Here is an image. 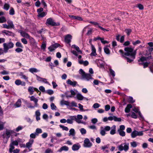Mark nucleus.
<instances>
[{"mask_svg":"<svg viewBox=\"0 0 153 153\" xmlns=\"http://www.w3.org/2000/svg\"><path fill=\"white\" fill-rule=\"evenodd\" d=\"M15 51L17 53H20L23 51V50L20 48H17L15 50Z\"/></svg>","mask_w":153,"mask_h":153,"instance_id":"nucleus-63","label":"nucleus"},{"mask_svg":"<svg viewBox=\"0 0 153 153\" xmlns=\"http://www.w3.org/2000/svg\"><path fill=\"white\" fill-rule=\"evenodd\" d=\"M34 141V140L32 139H30L29 141L26 143V147L30 151L32 150V149H30V148L32 146V144H33Z\"/></svg>","mask_w":153,"mask_h":153,"instance_id":"nucleus-15","label":"nucleus"},{"mask_svg":"<svg viewBox=\"0 0 153 153\" xmlns=\"http://www.w3.org/2000/svg\"><path fill=\"white\" fill-rule=\"evenodd\" d=\"M59 45V44L56 43L48 47V49L50 51L52 52L58 47Z\"/></svg>","mask_w":153,"mask_h":153,"instance_id":"nucleus-14","label":"nucleus"},{"mask_svg":"<svg viewBox=\"0 0 153 153\" xmlns=\"http://www.w3.org/2000/svg\"><path fill=\"white\" fill-rule=\"evenodd\" d=\"M69 16L70 18L78 20H82V19L81 17L78 16H74V15H69Z\"/></svg>","mask_w":153,"mask_h":153,"instance_id":"nucleus-27","label":"nucleus"},{"mask_svg":"<svg viewBox=\"0 0 153 153\" xmlns=\"http://www.w3.org/2000/svg\"><path fill=\"white\" fill-rule=\"evenodd\" d=\"M43 10H37L38 16L39 17H42L46 15V13L43 12Z\"/></svg>","mask_w":153,"mask_h":153,"instance_id":"nucleus-22","label":"nucleus"},{"mask_svg":"<svg viewBox=\"0 0 153 153\" xmlns=\"http://www.w3.org/2000/svg\"><path fill=\"white\" fill-rule=\"evenodd\" d=\"M130 144L131 147H135L137 146V144L136 142L133 141L130 143Z\"/></svg>","mask_w":153,"mask_h":153,"instance_id":"nucleus-45","label":"nucleus"},{"mask_svg":"<svg viewBox=\"0 0 153 153\" xmlns=\"http://www.w3.org/2000/svg\"><path fill=\"white\" fill-rule=\"evenodd\" d=\"M109 146V145H105L103 146H102L101 147V149L103 150V151L105 150L106 149H107L108 148Z\"/></svg>","mask_w":153,"mask_h":153,"instance_id":"nucleus-62","label":"nucleus"},{"mask_svg":"<svg viewBox=\"0 0 153 153\" xmlns=\"http://www.w3.org/2000/svg\"><path fill=\"white\" fill-rule=\"evenodd\" d=\"M91 53L90 54V55L91 56H95L97 55V54L96 52V50L93 45H92V47H91Z\"/></svg>","mask_w":153,"mask_h":153,"instance_id":"nucleus-18","label":"nucleus"},{"mask_svg":"<svg viewBox=\"0 0 153 153\" xmlns=\"http://www.w3.org/2000/svg\"><path fill=\"white\" fill-rule=\"evenodd\" d=\"M6 20L5 18L4 17L2 16L1 17H0V23H3L4 22H6Z\"/></svg>","mask_w":153,"mask_h":153,"instance_id":"nucleus-41","label":"nucleus"},{"mask_svg":"<svg viewBox=\"0 0 153 153\" xmlns=\"http://www.w3.org/2000/svg\"><path fill=\"white\" fill-rule=\"evenodd\" d=\"M16 47H19L21 48H23V46L22 45V44L19 42H16Z\"/></svg>","mask_w":153,"mask_h":153,"instance_id":"nucleus-48","label":"nucleus"},{"mask_svg":"<svg viewBox=\"0 0 153 153\" xmlns=\"http://www.w3.org/2000/svg\"><path fill=\"white\" fill-rule=\"evenodd\" d=\"M28 91L30 92V95H32L33 94L34 91H35L37 92H39L38 89L36 88H34L33 87L30 86L28 88Z\"/></svg>","mask_w":153,"mask_h":153,"instance_id":"nucleus-13","label":"nucleus"},{"mask_svg":"<svg viewBox=\"0 0 153 153\" xmlns=\"http://www.w3.org/2000/svg\"><path fill=\"white\" fill-rule=\"evenodd\" d=\"M10 7V5L9 3H5L4 6V10H8Z\"/></svg>","mask_w":153,"mask_h":153,"instance_id":"nucleus-37","label":"nucleus"},{"mask_svg":"<svg viewBox=\"0 0 153 153\" xmlns=\"http://www.w3.org/2000/svg\"><path fill=\"white\" fill-rule=\"evenodd\" d=\"M69 149V148L68 147L66 146H64L62 147L59 150H58V152H61L63 151H68Z\"/></svg>","mask_w":153,"mask_h":153,"instance_id":"nucleus-25","label":"nucleus"},{"mask_svg":"<svg viewBox=\"0 0 153 153\" xmlns=\"http://www.w3.org/2000/svg\"><path fill=\"white\" fill-rule=\"evenodd\" d=\"M77 99L79 100H82L84 97L81 94H78L76 96Z\"/></svg>","mask_w":153,"mask_h":153,"instance_id":"nucleus-33","label":"nucleus"},{"mask_svg":"<svg viewBox=\"0 0 153 153\" xmlns=\"http://www.w3.org/2000/svg\"><path fill=\"white\" fill-rule=\"evenodd\" d=\"M79 72L83 79L89 81L91 79H93L92 75L86 73L82 69H80L79 70Z\"/></svg>","mask_w":153,"mask_h":153,"instance_id":"nucleus-3","label":"nucleus"},{"mask_svg":"<svg viewBox=\"0 0 153 153\" xmlns=\"http://www.w3.org/2000/svg\"><path fill=\"white\" fill-rule=\"evenodd\" d=\"M41 4V2L39 1H36L35 3V5L37 7H39Z\"/></svg>","mask_w":153,"mask_h":153,"instance_id":"nucleus-64","label":"nucleus"},{"mask_svg":"<svg viewBox=\"0 0 153 153\" xmlns=\"http://www.w3.org/2000/svg\"><path fill=\"white\" fill-rule=\"evenodd\" d=\"M109 71L110 74L113 77H114L115 76L114 71L111 69H109Z\"/></svg>","mask_w":153,"mask_h":153,"instance_id":"nucleus-50","label":"nucleus"},{"mask_svg":"<svg viewBox=\"0 0 153 153\" xmlns=\"http://www.w3.org/2000/svg\"><path fill=\"white\" fill-rule=\"evenodd\" d=\"M4 123L1 122H0V130H2L4 129Z\"/></svg>","mask_w":153,"mask_h":153,"instance_id":"nucleus-54","label":"nucleus"},{"mask_svg":"<svg viewBox=\"0 0 153 153\" xmlns=\"http://www.w3.org/2000/svg\"><path fill=\"white\" fill-rule=\"evenodd\" d=\"M75 130L73 128H71L69 130V135L71 136L72 135L73 136H74L75 135Z\"/></svg>","mask_w":153,"mask_h":153,"instance_id":"nucleus-36","label":"nucleus"},{"mask_svg":"<svg viewBox=\"0 0 153 153\" xmlns=\"http://www.w3.org/2000/svg\"><path fill=\"white\" fill-rule=\"evenodd\" d=\"M67 83L73 87H75L77 84V82L76 81H72L71 80L68 79L67 81Z\"/></svg>","mask_w":153,"mask_h":153,"instance_id":"nucleus-19","label":"nucleus"},{"mask_svg":"<svg viewBox=\"0 0 153 153\" xmlns=\"http://www.w3.org/2000/svg\"><path fill=\"white\" fill-rule=\"evenodd\" d=\"M22 103V101L21 99H19L16 103L14 105L16 108H18L21 106Z\"/></svg>","mask_w":153,"mask_h":153,"instance_id":"nucleus-23","label":"nucleus"},{"mask_svg":"<svg viewBox=\"0 0 153 153\" xmlns=\"http://www.w3.org/2000/svg\"><path fill=\"white\" fill-rule=\"evenodd\" d=\"M137 7L140 10H143V6L141 4H137Z\"/></svg>","mask_w":153,"mask_h":153,"instance_id":"nucleus-58","label":"nucleus"},{"mask_svg":"<svg viewBox=\"0 0 153 153\" xmlns=\"http://www.w3.org/2000/svg\"><path fill=\"white\" fill-rule=\"evenodd\" d=\"M148 44L150 47H152V48H149V51H153V43L152 42H149Z\"/></svg>","mask_w":153,"mask_h":153,"instance_id":"nucleus-40","label":"nucleus"},{"mask_svg":"<svg viewBox=\"0 0 153 153\" xmlns=\"http://www.w3.org/2000/svg\"><path fill=\"white\" fill-rule=\"evenodd\" d=\"M126 52L124 55L126 56H130L131 58L129 59L126 56L125 57V59L127 60L128 62H131L133 61L134 59L135 58V56L136 53V50L133 51L134 49L131 48L127 47L124 49Z\"/></svg>","mask_w":153,"mask_h":153,"instance_id":"nucleus-1","label":"nucleus"},{"mask_svg":"<svg viewBox=\"0 0 153 153\" xmlns=\"http://www.w3.org/2000/svg\"><path fill=\"white\" fill-rule=\"evenodd\" d=\"M92 146V143L88 138L85 139L84 142L83 146L85 147L90 148Z\"/></svg>","mask_w":153,"mask_h":153,"instance_id":"nucleus-12","label":"nucleus"},{"mask_svg":"<svg viewBox=\"0 0 153 153\" xmlns=\"http://www.w3.org/2000/svg\"><path fill=\"white\" fill-rule=\"evenodd\" d=\"M118 149L120 151L124 150L125 152L127 151L129 149V143L125 142L121 144L118 147Z\"/></svg>","mask_w":153,"mask_h":153,"instance_id":"nucleus-4","label":"nucleus"},{"mask_svg":"<svg viewBox=\"0 0 153 153\" xmlns=\"http://www.w3.org/2000/svg\"><path fill=\"white\" fill-rule=\"evenodd\" d=\"M148 59V57L142 56L138 60V61L139 62H140V61L143 62L146 61Z\"/></svg>","mask_w":153,"mask_h":153,"instance_id":"nucleus-39","label":"nucleus"},{"mask_svg":"<svg viewBox=\"0 0 153 153\" xmlns=\"http://www.w3.org/2000/svg\"><path fill=\"white\" fill-rule=\"evenodd\" d=\"M2 33H5L7 35H8L9 36H12L14 37L15 36L14 33H13L11 31L4 30L2 31Z\"/></svg>","mask_w":153,"mask_h":153,"instance_id":"nucleus-20","label":"nucleus"},{"mask_svg":"<svg viewBox=\"0 0 153 153\" xmlns=\"http://www.w3.org/2000/svg\"><path fill=\"white\" fill-rule=\"evenodd\" d=\"M110 108V105H107L105 106V111H108Z\"/></svg>","mask_w":153,"mask_h":153,"instance_id":"nucleus-59","label":"nucleus"},{"mask_svg":"<svg viewBox=\"0 0 153 153\" xmlns=\"http://www.w3.org/2000/svg\"><path fill=\"white\" fill-rule=\"evenodd\" d=\"M14 45L13 43L12 42H10L8 43H4L3 44V46L4 52L5 53H7L8 49L12 48Z\"/></svg>","mask_w":153,"mask_h":153,"instance_id":"nucleus-5","label":"nucleus"},{"mask_svg":"<svg viewBox=\"0 0 153 153\" xmlns=\"http://www.w3.org/2000/svg\"><path fill=\"white\" fill-rule=\"evenodd\" d=\"M46 23L49 25H51L52 26H56L60 25V24L59 23H58L57 24L56 23L54 22L52 19L51 18H50L48 19L47 20V22Z\"/></svg>","mask_w":153,"mask_h":153,"instance_id":"nucleus-11","label":"nucleus"},{"mask_svg":"<svg viewBox=\"0 0 153 153\" xmlns=\"http://www.w3.org/2000/svg\"><path fill=\"white\" fill-rule=\"evenodd\" d=\"M7 23L8 24L9 27L10 28H14V25L13 24V23L12 21H8L7 22Z\"/></svg>","mask_w":153,"mask_h":153,"instance_id":"nucleus-34","label":"nucleus"},{"mask_svg":"<svg viewBox=\"0 0 153 153\" xmlns=\"http://www.w3.org/2000/svg\"><path fill=\"white\" fill-rule=\"evenodd\" d=\"M71 119L73 121V120H75V121L77 123L79 122V121L76 119V116H73L71 117Z\"/></svg>","mask_w":153,"mask_h":153,"instance_id":"nucleus-52","label":"nucleus"},{"mask_svg":"<svg viewBox=\"0 0 153 153\" xmlns=\"http://www.w3.org/2000/svg\"><path fill=\"white\" fill-rule=\"evenodd\" d=\"M19 32L20 33L22 37L27 39L30 38V36L29 34L25 32L23 30H20Z\"/></svg>","mask_w":153,"mask_h":153,"instance_id":"nucleus-17","label":"nucleus"},{"mask_svg":"<svg viewBox=\"0 0 153 153\" xmlns=\"http://www.w3.org/2000/svg\"><path fill=\"white\" fill-rule=\"evenodd\" d=\"M29 97L30 98V100L31 101H33L35 103L34 106H33L31 105V103H28L26 101H25V103L27 104V105H29L28 107L29 108H33L35 107H38V100L34 96H32L31 97Z\"/></svg>","mask_w":153,"mask_h":153,"instance_id":"nucleus-2","label":"nucleus"},{"mask_svg":"<svg viewBox=\"0 0 153 153\" xmlns=\"http://www.w3.org/2000/svg\"><path fill=\"white\" fill-rule=\"evenodd\" d=\"M23 128V127L21 126H18L16 129V131L17 132H18L20 130H21Z\"/></svg>","mask_w":153,"mask_h":153,"instance_id":"nucleus-60","label":"nucleus"},{"mask_svg":"<svg viewBox=\"0 0 153 153\" xmlns=\"http://www.w3.org/2000/svg\"><path fill=\"white\" fill-rule=\"evenodd\" d=\"M53 151L50 149L48 148L45 151V153H53Z\"/></svg>","mask_w":153,"mask_h":153,"instance_id":"nucleus-57","label":"nucleus"},{"mask_svg":"<svg viewBox=\"0 0 153 153\" xmlns=\"http://www.w3.org/2000/svg\"><path fill=\"white\" fill-rule=\"evenodd\" d=\"M80 147V145L78 144H76L73 145L72 149L74 151H76L78 150Z\"/></svg>","mask_w":153,"mask_h":153,"instance_id":"nucleus-21","label":"nucleus"},{"mask_svg":"<svg viewBox=\"0 0 153 153\" xmlns=\"http://www.w3.org/2000/svg\"><path fill=\"white\" fill-rule=\"evenodd\" d=\"M132 42L134 45H135L137 44L140 43L141 42L140 40H137L135 42L133 41Z\"/></svg>","mask_w":153,"mask_h":153,"instance_id":"nucleus-56","label":"nucleus"},{"mask_svg":"<svg viewBox=\"0 0 153 153\" xmlns=\"http://www.w3.org/2000/svg\"><path fill=\"white\" fill-rule=\"evenodd\" d=\"M143 133L142 131H138L136 130H134L131 134V137L132 138H134L137 136H142Z\"/></svg>","mask_w":153,"mask_h":153,"instance_id":"nucleus-9","label":"nucleus"},{"mask_svg":"<svg viewBox=\"0 0 153 153\" xmlns=\"http://www.w3.org/2000/svg\"><path fill=\"white\" fill-rule=\"evenodd\" d=\"M14 133V132L13 130H8L7 129L6 130L5 135V134H3L2 136L4 138H6L7 139V140L6 141V142H5L6 143H7V140L10 137L11 134L13 133Z\"/></svg>","mask_w":153,"mask_h":153,"instance_id":"nucleus-7","label":"nucleus"},{"mask_svg":"<svg viewBox=\"0 0 153 153\" xmlns=\"http://www.w3.org/2000/svg\"><path fill=\"white\" fill-rule=\"evenodd\" d=\"M18 75L22 76V78H23L25 80H27L28 77L26 76L25 75H24L22 72H20L17 73Z\"/></svg>","mask_w":153,"mask_h":153,"instance_id":"nucleus-30","label":"nucleus"},{"mask_svg":"<svg viewBox=\"0 0 153 153\" xmlns=\"http://www.w3.org/2000/svg\"><path fill=\"white\" fill-rule=\"evenodd\" d=\"M51 109L52 110H56V106H55L53 103H52L51 105Z\"/></svg>","mask_w":153,"mask_h":153,"instance_id":"nucleus-53","label":"nucleus"},{"mask_svg":"<svg viewBox=\"0 0 153 153\" xmlns=\"http://www.w3.org/2000/svg\"><path fill=\"white\" fill-rule=\"evenodd\" d=\"M104 51L105 53L106 54H109L110 53V51L109 48L107 47H105L104 48Z\"/></svg>","mask_w":153,"mask_h":153,"instance_id":"nucleus-42","label":"nucleus"},{"mask_svg":"<svg viewBox=\"0 0 153 153\" xmlns=\"http://www.w3.org/2000/svg\"><path fill=\"white\" fill-rule=\"evenodd\" d=\"M114 120L116 122H120L121 121V119L120 118H118L114 116Z\"/></svg>","mask_w":153,"mask_h":153,"instance_id":"nucleus-47","label":"nucleus"},{"mask_svg":"<svg viewBox=\"0 0 153 153\" xmlns=\"http://www.w3.org/2000/svg\"><path fill=\"white\" fill-rule=\"evenodd\" d=\"M125 32L127 34V35L129 36L131 33V29H126L125 30Z\"/></svg>","mask_w":153,"mask_h":153,"instance_id":"nucleus-46","label":"nucleus"},{"mask_svg":"<svg viewBox=\"0 0 153 153\" xmlns=\"http://www.w3.org/2000/svg\"><path fill=\"white\" fill-rule=\"evenodd\" d=\"M72 47L74 48L80 54L82 53V51L79 49V48L76 46V45H72Z\"/></svg>","mask_w":153,"mask_h":153,"instance_id":"nucleus-29","label":"nucleus"},{"mask_svg":"<svg viewBox=\"0 0 153 153\" xmlns=\"http://www.w3.org/2000/svg\"><path fill=\"white\" fill-rule=\"evenodd\" d=\"M132 106L131 104H128L125 109V111L126 113H129L130 111V109L131 108Z\"/></svg>","mask_w":153,"mask_h":153,"instance_id":"nucleus-26","label":"nucleus"},{"mask_svg":"<svg viewBox=\"0 0 153 153\" xmlns=\"http://www.w3.org/2000/svg\"><path fill=\"white\" fill-rule=\"evenodd\" d=\"M128 102L130 103H133L135 102V101L133 100V97H128Z\"/></svg>","mask_w":153,"mask_h":153,"instance_id":"nucleus-43","label":"nucleus"},{"mask_svg":"<svg viewBox=\"0 0 153 153\" xmlns=\"http://www.w3.org/2000/svg\"><path fill=\"white\" fill-rule=\"evenodd\" d=\"M18 143L17 140H14L11 143L10 145V149H9V152L10 153H12L13 150L15 148L14 146H18Z\"/></svg>","mask_w":153,"mask_h":153,"instance_id":"nucleus-10","label":"nucleus"},{"mask_svg":"<svg viewBox=\"0 0 153 153\" xmlns=\"http://www.w3.org/2000/svg\"><path fill=\"white\" fill-rule=\"evenodd\" d=\"M42 132V130L39 128H37L36 129L35 132L36 135H38L39 134L41 133Z\"/></svg>","mask_w":153,"mask_h":153,"instance_id":"nucleus-38","label":"nucleus"},{"mask_svg":"<svg viewBox=\"0 0 153 153\" xmlns=\"http://www.w3.org/2000/svg\"><path fill=\"white\" fill-rule=\"evenodd\" d=\"M80 132L82 134H84L86 133V130L84 128H81L80 129Z\"/></svg>","mask_w":153,"mask_h":153,"instance_id":"nucleus-55","label":"nucleus"},{"mask_svg":"<svg viewBox=\"0 0 153 153\" xmlns=\"http://www.w3.org/2000/svg\"><path fill=\"white\" fill-rule=\"evenodd\" d=\"M41 5L42 7H43V8L44 9L46 8L47 7V5L44 0H42L41 2Z\"/></svg>","mask_w":153,"mask_h":153,"instance_id":"nucleus-35","label":"nucleus"},{"mask_svg":"<svg viewBox=\"0 0 153 153\" xmlns=\"http://www.w3.org/2000/svg\"><path fill=\"white\" fill-rule=\"evenodd\" d=\"M21 41L24 44H27V42L25 38L22 39Z\"/></svg>","mask_w":153,"mask_h":153,"instance_id":"nucleus-61","label":"nucleus"},{"mask_svg":"<svg viewBox=\"0 0 153 153\" xmlns=\"http://www.w3.org/2000/svg\"><path fill=\"white\" fill-rule=\"evenodd\" d=\"M83 117L81 115H78L76 117V119L79 121V122H77V123H84L83 122H82L80 120H81L82 119Z\"/></svg>","mask_w":153,"mask_h":153,"instance_id":"nucleus-28","label":"nucleus"},{"mask_svg":"<svg viewBox=\"0 0 153 153\" xmlns=\"http://www.w3.org/2000/svg\"><path fill=\"white\" fill-rule=\"evenodd\" d=\"M111 127L109 126H106L103 127H101L100 133L102 136H104L106 134L105 131H109L111 129Z\"/></svg>","mask_w":153,"mask_h":153,"instance_id":"nucleus-6","label":"nucleus"},{"mask_svg":"<svg viewBox=\"0 0 153 153\" xmlns=\"http://www.w3.org/2000/svg\"><path fill=\"white\" fill-rule=\"evenodd\" d=\"M72 38V36L71 35L68 34L66 35L65 38V42L67 43H70L71 41Z\"/></svg>","mask_w":153,"mask_h":153,"instance_id":"nucleus-16","label":"nucleus"},{"mask_svg":"<svg viewBox=\"0 0 153 153\" xmlns=\"http://www.w3.org/2000/svg\"><path fill=\"white\" fill-rule=\"evenodd\" d=\"M100 106V105L97 103H94L93 105V107L94 108H98Z\"/></svg>","mask_w":153,"mask_h":153,"instance_id":"nucleus-51","label":"nucleus"},{"mask_svg":"<svg viewBox=\"0 0 153 153\" xmlns=\"http://www.w3.org/2000/svg\"><path fill=\"white\" fill-rule=\"evenodd\" d=\"M69 104V102L68 101H66L64 100H62L60 101V104L62 105H68Z\"/></svg>","mask_w":153,"mask_h":153,"instance_id":"nucleus-31","label":"nucleus"},{"mask_svg":"<svg viewBox=\"0 0 153 153\" xmlns=\"http://www.w3.org/2000/svg\"><path fill=\"white\" fill-rule=\"evenodd\" d=\"M59 126L61 128H62V130H63L68 131V128L67 127L65 126H62V125H60Z\"/></svg>","mask_w":153,"mask_h":153,"instance_id":"nucleus-44","label":"nucleus"},{"mask_svg":"<svg viewBox=\"0 0 153 153\" xmlns=\"http://www.w3.org/2000/svg\"><path fill=\"white\" fill-rule=\"evenodd\" d=\"M111 129L110 131V134L111 135L114 134L116 133V127L115 125H113L111 127Z\"/></svg>","mask_w":153,"mask_h":153,"instance_id":"nucleus-24","label":"nucleus"},{"mask_svg":"<svg viewBox=\"0 0 153 153\" xmlns=\"http://www.w3.org/2000/svg\"><path fill=\"white\" fill-rule=\"evenodd\" d=\"M21 81L19 79H17L15 81V84L17 85H21Z\"/></svg>","mask_w":153,"mask_h":153,"instance_id":"nucleus-49","label":"nucleus"},{"mask_svg":"<svg viewBox=\"0 0 153 153\" xmlns=\"http://www.w3.org/2000/svg\"><path fill=\"white\" fill-rule=\"evenodd\" d=\"M29 71L32 73H34L37 72L39 71V70H38L37 69L35 68H31L29 69Z\"/></svg>","mask_w":153,"mask_h":153,"instance_id":"nucleus-32","label":"nucleus"},{"mask_svg":"<svg viewBox=\"0 0 153 153\" xmlns=\"http://www.w3.org/2000/svg\"><path fill=\"white\" fill-rule=\"evenodd\" d=\"M125 129V126L124 125H122L120 126V128L117 130V132L121 136L124 137L125 136V132L123 131Z\"/></svg>","mask_w":153,"mask_h":153,"instance_id":"nucleus-8","label":"nucleus"}]
</instances>
